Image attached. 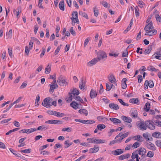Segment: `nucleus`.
<instances>
[{
  "instance_id": "obj_1",
  "label": "nucleus",
  "mask_w": 161,
  "mask_h": 161,
  "mask_svg": "<svg viewBox=\"0 0 161 161\" xmlns=\"http://www.w3.org/2000/svg\"><path fill=\"white\" fill-rule=\"evenodd\" d=\"M52 98L48 97L45 98L42 103V105L47 108H49L52 106Z\"/></svg>"
},
{
  "instance_id": "obj_2",
  "label": "nucleus",
  "mask_w": 161,
  "mask_h": 161,
  "mask_svg": "<svg viewBox=\"0 0 161 161\" xmlns=\"http://www.w3.org/2000/svg\"><path fill=\"white\" fill-rule=\"evenodd\" d=\"M87 140L89 141L88 143H103L105 142V141L104 140L96 139L94 138H87Z\"/></svg>"
},
{
  "instance_id": "obj_3",
  "label": "nucleus",
  "mask_w": 161,
  "mask_h": 161,
  "mask_svg": "<svg viewBox=\"0 0 161 161\" xmlns=\"http://www.w3.org/2000/svg\"><path fill=\"white\" fill-rule=\"evenodd\" d=\"M145 124L146 125V129L147 128L151 130H154L155 128V126L154 125V122L152 120H147L146 121Z\"/></svg>"
},
{
  "instance_id": "obj_4",
  "label": "nucleus",
  "mask_w": 161,
  "mask_h": 161,
  "mask_svg": "<svg viewBox=\"0 0 161 161\" xmlns=\"http://www.w3.org/2000/svg\"><path fill=\"white\" fill-rule=\"evenodd\" d=\"M137 153L140 155H141V158L143 159L145 156V153L146 152V149L143 147H140L136 150Z\"/></svg>"
},
{
  "instance_id": "obj_5",
  "label": "nucleus",
  "mask_w": 161,
  "mask_h": 161,
  "mask_svg": "<svg viewBox=\"0 0 161 161\" xmlns=\"http://www.w3.org/2000/svg\"><path fill=\"white\" fill-rule=\"evenodd\" d=\"M58 83L61 86H66L68 84V82L66 80L63 78L62 77L60 76L58 78L57 80Z\"/></svg>"
},
{
  "instance_id": "obj_6",
  "label": "nucleus",
  "mask_w": 161,
  "mask_h": 161,
  "mask_svg": "<svg viewBox=\"0 0 161 161\" xmlns=\"http://www.w3.org/2000/svg\"><path fill=\"white\" fill-rule=\"evenodd\" d=\"M137 128L140 130H146V125L145 124V122L141 121L138 123L137 125Z\"/></svg>"
},
{
  "instance_id": "obj_7",
  "label": "nucleus",
  "mask_w": 161,
  "mask_h": 161,
  "mask_svg": "<svg viewBox=\"0 0 161 161\" xmlns=\"http://www.w3.org/2000/svg\"><path fill=\"white\" fill-rule=\"evenodd\" d=\"M107 57V54L105 52L103 51H100L97 53V59H98L99 61L101 59H103Z\"/></svg>"
},
{
  "instance_id": "obj_8",
  "label": "nucleus",
  "mask_w": 161,
  "mask_h": 161,
  "mask_svg": "<svg viewBox=\"0 0 161 161\" xmlns=\"http://www.w3.org/2000/svg\"><path fill=\"white\" fill-rule=\"evenodd\" d=\"M74 14H75V17H71V19L72 20V22H73L74 21L75 22V23L78 24L79 23V19H78V14L77 11H73L72 13V17L74 16Z\"/></svg>"
},
{
  "instance_id": "obj_9",
  "label": "nucleus",
  "mask_w": 161,
  "mask_h": 161,
  "mask_svg": "<svg viewBox=\"0 0 161 161\" xmlns=\"http://www.w3.org/2000/svg\"><path fill=\"white\" fill-rule=\"evenodd\" d=\"M36 130V129L34 128H31L29 129H25L19 131V132L20 133L22 132L23 133H25L27 134H30Z\"/></svg>"
},
{
  "instance_id": "obj_10",
  "label": "nucleus",
  "mask_w": 161,
  "mask_h": 161,
  "mask_svg": "<svg viewBox=\"0 0 161 161\" xmlns=\"http://www.w3.org/2000/svg\"><path fill=\"white\" fill-rule=\"evenodd\" d=\"M45 123L54 124H61L62 122L61 120H51L47 121L45 122Z\"/></svg>"
},
{
  "instance_id": "obj_11",
  "label": "nucleus",
  "mask_w": 161,
  "mask_h": 161,
  "mask_svg": "<svg viewBox=\"0 0 161 161\" xmlns=\"http://www.w3.org/2000/svg\"><path fill=\"white\" fill-rule=\"evenodd\" d=\"M154 29V27L153 26L152 21H151L148 24H147L144 27V30L145 31H150V30H152Z\"/></svg>"
},
{
  "instance_id": "obj_12",
  "label": "nucleus",
  "mask_w": 161,
  "mask_h": 161,
  "mask_svg": "<svg viewBox=\"0 0 161 161\" xmlns=\"http://www.w3.org/2000/svg\"><path fill=\"white\" fill-rule=\"evenodd\" d=\"M99 61V59L95 58L87 63L88 66L91 67L96 64L97 62Z\"/></svg>"
},
{
  "instance_id": "obj_13",
  "label": "nucleus",
  "mask_w": 161,
  "mask_h": 161,
  "mask_svg": "<svg viewBox=\"0 0 161 161\" xmlns=\"http://www.w3.org/2000/svg\"><path fill=\"white\" fill-rule=\"evenodd\" d=\"M109 81L112 83H114L117 85L116 80L113 74H111L108 77Z\"/></svg>"
},
{
  "instance_id": "obj_14",
  "label": "nucleus",
  "mask_w": 161,
  "mask_h": 161,
  "mask_svg": "<svg viewBox=\"0 0 161 161\" xmlns=\"http://www.w3.org/2000/svg\"><path fill=\"white\" fill-rule=\"evenodd\" d=\"M111 153L114 155L117 156L123 153L124 151L122 149H118L112 151Z\"/></svg>"
},
{
  "instance_id": "obj_15",
  "label": "nucleus",
  "mask_w": 161,
  "mask_h": 161,
  "mask_svg": "<svg viewBox=\"0 0 161 161\" xmlns=\"http://www.w3.org/2000/svg\"><path fill=\"white\" fill-rule=\"evenodd\" d=\"M99 149V147L97 146V145H95L93 148H91L89 149V153H96L98 151Z\"/></svg>"
},
{
  "instance_id": "obj_16",
  "label": "nucleus",
  "mask_w": 161,
  "mask_h": 161,
  "mask_svg": "<svg viewBox=\"0 0 161 161\" xmlns=\"http://www.w3.org/2000/svg\"><path fill=\"white\" fill-rule=\"evenodd\" d=\"M109 108L111 109H114L115 110H117L119 109V106L113 103H111L109 104Z\"/></svg>"
},
{
  "instance_id": "obj_17",
  "label": "nucleus",
  "mask_w": 161,
  "mask_h": 161,
  "mask_svg": "<svg viewBox=\"0 0 161 161\" xmlns=\"http://www.w3.org/2000/svg\"><path fill=\"white\" fill-rule=\"evenodd\" d=\"M49 86H50L49 92L51 93L53 92L55 89L57 88L58 87V86L57 84H50Z\"/></svg>"
},
{
  "instance_id": "obj_18",
  "label": "nucleus",
  "mask_w": 161,
  "mask_h": 161,
  "mask_svg": "<svg viewBox=\"0 0 161 161\" xmlns=\"http://www.w3.org/2000/svg\"><path fill=\"white\" fill-rule=\"evenodd\" d=\"M146 146L147 148L153 151H155L156 149V147L153 144L150 142L146 144Z\"/></svg>"
},
{
  "instance_id": "obj_19",
  "label": "nucleus",
  "mask_w": 161,
  "mask_h": 161,
  "mask_svg": "<svg viewBox=\"0 0 161 161\" xmlns=\"http://www.w3.org/2000/svg\"><path fill=\"white\" fill-rule=\"evenodd\" d=\"M90 97L92 98H94L96 97L97 96V93L95 91L92 89L91 90L90 94Z\"/></svg>"
},
{
  "instance_id": "obj_20",
  "label": "nucleus",
  "mask_w": 161,
  "mask_h": 161,
  "mask_svg": "<svg viewBox=\"0 0 161 161\" xmlns=\"http://www.w3.org/2000/svg\"><path fill=\"white\" fill-rule=\"evenodd\" d=\"M127 81V79L126 78H124L121 81L122 88L123 89H125L127 87V85L126 82Z\"/></svg>"
},
{
  "instance_id": "obj_21",
  "label": "nucleus",
  "mask_w": 161,
  "mask_h": 161,
  "mask_svg": "<svg viewBox=\"0 0 161 161\" xmlns=\"http://www.w3.org/2000/svg\"><path fill=\"white\" fill-rule=\"evenodd\" d=\"M158 59H161V53L160 52H157L155 53L152 56Z\"/></svg>"
},
{
  "instance_id": "obj_22",
  "label": "nucleus",
  "mask_w": 161,
  "mask_h": 161,
  "mask_svg": "<svg viewBox=\"0 0 161 161\" xmlns=\"http://www.w3.org/2000/svg\"><path fill=\"white\" fill-rule=\"evenodd\" d=\"M131 116L132 118L135 119L138 117V112L135 109L132 110Z\"/></svg>"
},
{
  "instance_id": "obj_23",
  "label": "nucleus",
  "mask_w": 161,
  "mask_h": 161,
  "mask_svg": "<svg viewBox=\"0 0 161 161\" xmlns=\"http://www.w3.org/2000/svg\"><path fill=\"white\" fill-rule=\"evenodd\" d=\"M75 121L76 122H79L85 124H90L89 120H82L78 119H75Z\"/></svg>"
},
{
  "instance_id": "obj_24",
  "label": "nucleus",
  "mask_w": 161,
  "mask_h": 161,
  "mask_svg": "<svg viewBox=\"0 0 161 161\" xmlns=\"http://www.w3.org/2000/svg\"><path fill=\"white\" fill-rule=\"evenodd\" d=\"M85 86V82L83 79H81L79 83V88L81 89H85L84 87Z\"/></svg>"
},
{
  "instance_id": "obj_25",
  "label": "nucleus",
  "mask_w": 161,
  "mask_h": 161,
  "mask_svg": "<svg viewBox=\"0 0 161 161\" xmlns=\"http://www.w3.org/2000/svg\"><path fill=\"white\" fill-rule=\"evenodd\" d=\"M79 104L75 101H73L70 104V106L73 107L74 109H76L77 108H79L80 107H78Z\"/></svg>"
},
{
  "instance_id": "obj_26",
  "label": "nucleus",
  "mask_w": 161,
  "mask_h": 161,
  "mask_svg": "<svg viewBox=\"0 0 161 161\" xmlns=\"http://www.w3.org/2000/svg\"><path fill=\"white\" fill-rule=\"evenodd\" d=\"M109 120L115 124L121 123V121L119 119L116 118H109Z\"/></svg>"
},
{
  "instance_id": "obj_27",
  "label": "nucleus",
  "mask_w": 161,
  "mask_h": 161,
  "mask_svg": "<svg viewBox=\"0 0 161 161\" xmlns=\"http://www.w3.org/2000/svg\"><path fill=\"white\" fill-rule=\"evenodd\" d=\"M130 157V154L129 153H127L126 155H123L120 156H119V160H122L125 158H128Z\"/></svg>"
},
{
  "instance_id": "obj_28",
  "label": "nucleus",
  "mask_w": 161,
  "mask_h": 161,
  "mask_svg": "<svg viewBox=\"0 0 161 161\" xmlns=\"http://www.w3.org/2000/svg\"><path fill=\"white\" fill-rule=\"evenodd\" d=\"M48 128V126L45 125H42L38 127L36 129L39 130H45Z\"/></svg>"
},
{
  "instance_id": "obj_29",
  "label": "nucleus",
  "mask_w": 161,
  "mask_h": 161,
  "mask_svg": "<svg viewBox=\"0 0 161 161\" xmlns=\"http://www.w3.org/2000/svg\"><path fill=\"white\" fill-rule=\"evenodd\" d=\"M152 47L153 46L152 45H149L148 46L147 48L144 51L145 54H149L152 50Z\"/></svg>"
},
{
  "instance_id": "obj_30",
  "label": "nucleus",
  "mask_w": 161,
  "mask_h": 161,
  "mask_svg": "<svg viewBox=\"0 0 161 161\" xmlns=\"http://www.w3.org/2000/svg\"><path fill=\"white\" fill-rule=\"evenodd\" d=\"M122 118L123 120L126 122L130 123L132 121V120L131 118H129L126 116H122Z\"/></svg>"
},
{
  "instance_id": "obj_31",
  "label": "nucleus",
  "mask_w": 161,
  "mask_h": 161,
  "mask_svg": "<svg viewBox=\"0 0 161 161\" xmlns=\"http://www.w3.org/2000/svg\"><path fill=\"white\" fill-rule=\"evenodd\" d=\"M59 7L61 10L62 11L64 10V0H62L60 2L59 4Z\"/></svg>"
},
{
  "instance_id": "obj_32",
  "label": "nucleus",
  "mask_w": 161,
  "mask_h": 161,
  "mask_svg": "<svg viewBox=\"0 0 161 161\" xmlns=\"http://www.w3.org/2000/svg\"><path fill=\"white\" fill-rule=\"evenodd\" d=\"M153 137L156 138H161V133L159 132H155L153 133Z\"/></svg>"
},
{
  "instance_id": "obj_33",
  "label": "nucleus",
  "mask_w": 161,
  "mask_h": 161,
  "mask_svg": "<svg viewBox=\"0 0 161 161\" xmlns=\"http://www.w3.org/2000/svg\"><path fill=\"white\" fill-rule=\"evenodd\" d=\"M54 115L58 117H60L64 116L65 115V114L54 111Z\"/></svg>"
},
{
  "instance_id": "obj_34",
  "label": "nucleus",
  "mask_w": 161,
  "mask_h": 161,
  "mask_svg": "<svg viewBox=\"0 0 161 161\" xmlns=\"http://www.w3.org/2000/svg\"><path fill=\"white\" fill-rule=\"evenodd\" d=\"M79 112L80 114H83L85 116H87L88 114V111L84 109H82L79 110Z\"/></svg>"
},
{
  "instance_id": "obj_35",
  "label": "nucleus",
  "mask_w": 161,
  "mask_h": 161,
  "mask_svg": "<svg viewBox=\"0 0 161 161\" xmlns=\"http://www.w3.org/2000/svg\"><path fill=\"white\" fill-rule=\"evenodd\" d=\"M138 154L137 153V152L136 151L133 152L132 153L131 158L133 159H135V158L137 159L138 158Z\"/></svg>"
},
{
  "instance_id": "obj_36",
  "label": "nucleus",
  "mask_w": 161,
  "mask_h": 161,
  "mask_svg": "<svg viewBox=\"0 0 161 161\" xmlns=\"http://www.w3.org/2000/svg\"><path fill=\"white\" fill-rule=\"evenodd\" d=\"M97 119L98 121H102L103 122L108 120L107 118L103 116H98L97 118Z\"/></svg>"
},
{
  "instance_id": "obj_37",
  "label": "nucleus",
  "mask_w": 161,
  "mask_h": 161,
  "mask_svg": "<svg viewBox=\"0 0 161 161\" xmlns=\"http://www.w3.org/2000/svg\"><path fill=\"white\" fill-rule=\"evenodd\" d=\"M129 102L131 103L136 104L138 103L139 102V100L138 98H133L130 99L129 100Z\"/></svg>"
},
{
  "instance_id": "obj_38",
  "label": "nucleus",
  "mask_w": 161,
  "mask_h": 161,
  "mask_svg": "<svg viewBox=\"0 0 161 161\" xmlns=\"http://www.w3.org/2000/svg\"><path fill=\"white\" fill-rule=\"evenodd\" d=\"M150 108V103L147 102L146 103L144 106V109L146 112H148L149 111Z\"/></svg>"
},
{
  "instance_id": "obj_39",
  "label": "nucleus",
  "mask_w": 161,
  "mask_h": 161,
  "mask_svg": "<svg viewBox=\"0 0 161 161\" xmlns=\"http://www.w3.org/2000/svg\"><path fill=\"white\" fill-rule=\"evenodd\" d=\"M51 65L48 64L46 68L45 73L46 74H48L50 72Z\"/></svg>"
},
{
  "instance_id": "obj_40",
  "label": "nucleus",
  "mask_w": 161,
  "mask_h": 161,
  "mask_svg": "<svg viewBox=\"0 0 161 161\" xmlns=\"http://www.w3.org/2000/svg\"><path fill=\"white\" fill-rule=\"evenodd\" d=\"M147 69L148 70H151L153 71H158V69H156L155 68L152 66H150L147 68Z\"/></svg>"
},
{
  "instance_id": "obj_41",
  "label": "nucleus",
  "mask_w": 161,
  "mask_h": 161,
  "mask_svg": "<svg viewBox=\"0 0 161 161\" xmlns=\"http://www.w3.org/2000/svg\"><path fill=\"white\" fill-rule=\"evenodd\" d=\"M105 127L106 126L103 124H99L97 126V129L100 130H102L103 129H104Z\"/></svg>"
},
{
  "instance_id": "obj_42",
  "label": "nucleus",
  "mask_w": 161,
  "mask_h": 161,
  "mask_svg": "<svg viewBox=\"0 0 161 161\" xmlns=\"http://www.w3.org/2000/svg\"><path fill=\"white\" fill-rule=\"evenodd\" d=\"M79 15L85 18L86 19H88V17L86 13L81 11L79 12Z\"/></svg>"
},
{
  "instance_id": "obj_43",
  "label": "nucleus",
  "mask_w": 161,
  "mask_h": 161,
  "mask_svg": "<svg viewBox=\"0 0 161 161\" xmlns=\"http://www.w3.org/2000/svg\"><path fill=\"white\" fill-rule=\"evenodd\" d=\"M32 41L34 42L35 43H36V44L39 45L41 44V43L40 42V41L36 38L33 37H31Z\"/></svg>"
},
{
  "instance_id": "obj_44",
  "label": "nucleus",
  "mask_w": 161,
  "mask_h": 161,
  "mask_svg": "<svg viewBox=\"0 0 161 161\" xmlns=\"http://www.w3.org/2000/svg\"><path fill=\"white\" fill-rule=\"evenodd\" d=\"M69 96L66 99V101L69 103L72 100L73 96L72 93H69Z\"/></svg>"
},
{
  "instance_id": "obj_45",
  "label": "nucleus",
  "mask_w": 161,
  "mask_h": 161,
  "mask_svg": "<svg viewBox=\"0 0 161 161\" xmlns=\"http://www.w3.org/2000/svg\"><path fill=\"white\" fill-rule=\"evenodd\" d=\"M93 12H94V16L97 17L98 14V10L97 9L96 7H94L93 8Z\"/></svg>"
},
{
  "instance_id": "obj_46",
  "label": "nucleus",
  "mask_w": 161,
  "mask_h": 161,
  "mask_svg": "<svg viewBox=\"0 0 161 161\" xmlns=\"http://www.w3.org/2000/svg\"><path fill=\"white\" fill-rule=\"evenodd\" d=\"M7 36H8L9 38L11 39L12 36V30L11 29H10L8 33H7Z\"/></svg>"
},
{
  "instance_id": "obj_47",
  "label": "nucleus",
  "mask_w": 161,
  "mask_h": 161,
  "mask_svg": "<svg viewBox=\"0 0 161 161\" xmlns=\"http://www.w3.org/2000/svg\"><path fill=\"white\" fill-rule=\"evenodd\" d=\"M40 100V97L39 94H38L36 97V98L35 101V104H36V105L38 106L39 105V104L38 103V102H39Z\"/></svg>"
},
{
  "instance_id": "obj_48",
  "label": "nucleus",
  "mask_w": 161,
  "mask_h": 161,
  "mask_svg": "<svg viewBox=\"0 0 161 161\" xmlns=\"http://www.w3.org/2000/svg\"><path fill=\"white\" fill-rule=\"evenodd\" d=\"M71 93L73 94H76L77 95L79 94V90L76 88H74L73 90L72 91Z\"/></svg>"
},
{
  "instance_id": "obj_49",
  "label": "nucleus",
  "mask_w": 161,
  "mask_h": 161,
  "mask_svg": "<svg viewBox=\"0 0 161 161\" xmlns=\"http://www.w3.org/2000/svg\"><path fill=\"white\" fill-rule=\"evenodd\" d=\"M110 85H111V83L110 82L107 83L106 84V90L107 91H110L112 88V86H111Z\"/></svg>"
},
{
  "instance_id": "obj_50",
  "label": "nucleus",
  "mask_w": 161,
  "mask_h": 161,
  "mask_svg": "<svg viewBox=\"0 0 161 161\" xmlns=\"http://www.w3.org/2000/svg\"><path fill=\"white\" fill-rule=\"evenodd\" d=\"M140 146V143L138 142H136L133 144L132 146V147H134L135 148H136L139 147Z\"/></svg>"
},
{
  "instance_id": "obj_51",
  "label": "nucleus",
  "mask_w": 161,
  "mask_h": 161,
  "mask_svg": "<svg viewBox=\"0 0 161 161\" xmlns=\"http://www.w3.org/2000/svg\"><path fill=\"white\" fill-rule=\"evenodd\" d=\"M135 12L136 13V17H138L139 15V10L137 6L135 8Z\"/></svg>"
},
{
  "instance_id": "obj_52",
  "label": "nucleus",
  "mask_w": 161,
  "mask_h": 161,
  "mask_svg": "<svg viewBox=\"0 0 161 161\" xmlns=\"http://www.w3.org/2000/svg\"><path fill=\"white\" fill-rule=\"evenodd\" d=\"M71 129L72 128L70 127L64 128L62 129V131H67L69 132L71 131Z\"/></svg>"
},
{
  "instance_id": "obj_53",
  "label": "nucleus",
  "mask_w": 161,
  "mask_h": 161,
  "mask_svg": "<svg viewBox=\"0 0 161 161\" xmlns=\"http://www.w3.org/2000/svg\"><path fill=\"white\" fill-rule=\"evenodd\" d=\"M31 149H27L24 150H21L20 152L22 153H30L31 152Z\"/></svg>"
},
{
  "instance_id": "obj_54",
  "label": "nucleus",
  "mask_w": 161,
  "mask_h": 161,
  "mask_svg": "<svg viewBox=\"0 0 161 161\" xmlns=\"http://www.w3.org/2000/svg\"><path fill=\"white\" fill-rule=\"evenodd\" d=\"M69 31L70 32L71 34L73 36H75L76 35V33L75 31L73 30V27H71L70 28Z\"/></svg>"
},
{
  "instance_id": "obj_55",
  "label": "nucleus",
  "mask_w": 161,
  "mask_h": 161,
  "mask_svg": "<svg viewBox=\"0 0 161 161\" xmlns=\"http://www.w3.org/2000/svg\"><path fill=\"white\" fill-rule=\"evenodd\" d=\"M154 155V153L153 152L150 151L148 152L147 156L149 157L152 158L153 156Z\"/></svg>"
},
{
  "instance_id": "obj_56",
  "label": "nucleus",
  "mask_w": 161,
  "mask_h": 161,
  "mask_svg": "<svg viewBox=\"0 0 161 161\" xmlns=\"http://www.w3.org/2000/svg\"><path fill=\"white\" fill-rule=\"evenodd\" d=\"M118 100L122 105L124 106H128V104L125 103L124 102H123L122 99H118Z\"/></svg>"
},
{
  "instance_id": "obj_57",
  "label": "nucleus",
  "mask_w": 161,
  "mask_h": 161,
  "mask_svg": "<svg viewBox=\"0 0 161 161\" xmlns=\"http://www.w3.org/2000/svg\"><path fill=\"white\" fill-rule=\"evenodd\" d=\"M149 81V86L151 88H153L154 86V83L153 80H150Z\"/></svg>"
},
{
  "instance_id": "obj_58",
  "label": "nucleus",
  "mask_w": 161,
  "mask_h": 161,
  "mask_svg": "<svg viewBox=\"0 0 161 161\" xmlns=\"http://www.w3.org/2000/svg\"><path fill=\"white\" fill-rule=\"evenodd\" d=\"M138 5L139 7L142 8L143 7L144 3L142 1H139L138 3Z\"/></svg>"
},
{
  "instance_id": "obj_59",
  "label": "nucleus",
  "mask_w": 161,
  "mask_h": 161,
  "mask_svg": "<svg viewBox=\"0 0 161 161\" xmlns=\"http://www.w3.org/2000/svg\"><path fill=\"white\" fill-rule=\"evenodd\" d=\"M155 125L161 127V121L159 120H156L154 121Z\"/></svg>"
},
{
  "instance_id": "obj_60",
  "label": "nucleus",
  "mask_w": 161,
  "mask_h": 161,
  "mask_svg": "<svg viewBox=\"0 0 161 161\" xmlns=\"http://www.w3.org/2000/svg\"><path fill=\"white\" fill-rule=\"evenodd\" d=\"M155 143H156V145L158 147H161V140H157L156 142Z\"/></svg>"
},
{
  "instance_id": "obj_61",
  "label": "nucleus",
  "mask_w": 161,
  "mask_h": 161,
  "mask_svg": "<svg viewBox=\"0 0 161 161\" xmlns=\"http://www.w3.org/2000/svg\"><path fill=\"white\" fill-rule=\"evenodd\" d=\"M21 97H19L15 101L14 103H12V104L13 105L15 104L18 103L20 101V100L22 99Z\"/></svg>"
},
{
  "instance_id": "obj_62",
  "label": "nucleus",
  "mask_w": 161,
  "mask_h": 161,
  "mask_svg": "<svg viewBox=\"0 0 161 161\" xmlns=\"http://www.w3.org/2000/svg\"><path fill=\"white\" fill-rule=\"evenodd\" d=\"M138 82L141 83L142 80V76L141 75H139L138 76Z\"/></svg>"
},
{
  "instance_id": "obj_63",
  "label": "nucleus",
  "mask_w": 161,
  "mask_h": 161,
  "mask_svg": "<svg viewBox=\"0 0 161 161\" xmlns=\"http://www.w3.org/2000/svg\"><path fill=\"white\" fill-rule=\"evenodd\" d=\"M128 55V52L127 51V50H126L125 51L123 52L122 53V57H127Z\"/></svg>"
},
{
  "instance_id": "obj_64",
  "label": "nucleus",
  "mask_w": 161,
  "mask_h": 161,
  "mask_svg": "<svg viewBox=\"0 0 161 161\" xmlns=\"http://www.w3.org/2000/svg\"><path fill=\"white\" fill-rule=\"evenodd\" d=\"M75 100L79 101L82 103H84L83 99L79 96H78L77 97H76V99Z\"/></svg>"
}]
</instances>
